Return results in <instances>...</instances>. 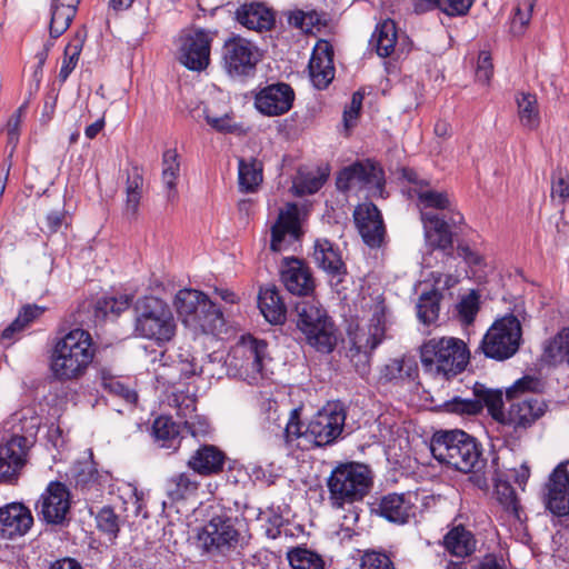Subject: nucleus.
Instances as JSON below:
<instances>
[{
  "instance_id": "44",
  "label": "nucleus",
  "mask_w": 569,
  "mask_h": 569,
  "mask_svg": "<svg viewBox=\"0 0 569 569\" xmlns=\"http://www.w3.org/2000/svg\"><path fill=\"white\" fill-rule=\"evenodd\" d=\"M130 307V299L128 296L102 297L93 303V312L96 319H106L108 316L119 317L123 311Z\"/></svg>"
},
{
  "instance_id": "39",
  "label": "nucleus",
  "mask_w": 569,
  "mask_h": 569,
  "mask_svg": "<svg viewBox=\"0 0 569 569\" xmlns=\"http://www.w3.org/2000/svg\"><path fill=\"white\" fill-rule=\"evenodd\" d=\"M442 291L438 288H432L420 295L417 302V316L423 325H431L438 320L440 311V301L442 300Z\"/></svg>"
},
{
  "instance_id": "20",
  "label": "nucleus",
  "mask_w": 569,
  "mask_h": 569,
  "mask_svg": "<svg viewBox=\"0 0 569 569\" xmlns=\"http://www.w3.org/2000/svg\"><path fill=\"white\" fill-rule=\"evenodd\" d=\"M353 218L363 242L371 249L380 248L386 228L378 207L372 202L359 206L353 212Z\"/></svg>"
},
{
  "instance_id": "49",
  "label": "nucleus",
  "mask_w": 569,
  "mask_h": 569,
  "mask_svg": "<svg viewBox=\"0 0 569 569\" xmlns=\"http://www.w3.org/2000/svg\"><path fill=\"white\" fill-rule=\"evenodd\" d=\"M545 383L540 378L535 376H523L507 389L506 398L508 400H513L525 392L541 393Z\"/></svg>"
},
{
  "instance_id": "25",
  "label": "nucleus",
  "mask_w": 569,
  "mask_h": 569,
  "mask_svg": "<svg viewBox=\"0 0 569 569\" xmlns=\"http://www.w3.org/2000/svg\"><path fill=\"white\" fill-rule=\"evenodd\" d=\"M234 18L242 27L257 32L269 31L276 24L274 11L266 3L258 1L239 6Z\"/></svg>"
},
{
  "instance_id": "7",
  "label": "nucleus",
  "mask_w": 569,
  "mask_h": 569,
  "mask_svg": "<svg viewBox=\"0 0 569 569\" xmlns=\"http://www.w3.org/2000/svg\"><path fill=\"white\" fill-rule=\"evenodd\" d=\"M134 332L137 336L154 340L162 346L173 339L177 323L170 306L162 299L147 296L134 305Z\"/></svg>"
},
{
  "instance_id": "35",
  "label": "nucleus",
  "mask_w": 569,
  "mask_h": 569,
  "mask_svg": "<svg viewBox=\"0 0 569 569\" xmlns=\"http://www.w3.org/2000/svg\"><path fill=\"white\" fill-rule=\"evenodd\" d=\"M179 435V425L171 417L160 416L154 419L152 436L160 447L177 450L180 445Z\"/></svg>"
},
{
  "instance_id": "32",
  "label": "nucleus",
  "mask_w": 569,
  "mask_h": 569,
  "mask_svg": "<svg viewBox=\"0 0 569 569\" xmlns=\"http://www.w3.org/2000/svg\"><path fill=\"white\" fill-rule=\"evenodd\" d=\"M258 307L269 323H284L287 319V307L276 286L260 289L258 296Z\"/></svg>"
},
{
  "instance_id": "55",
  "label": "nucleus",
  "mask_w": 569,
  "mask_h": 569,
  "mask_svg": "<svg viewBox=\"0 0 569 569\" xmlns=\"http://www.w3.org/2000/svg\"><path fill=\"white\" fill-rule=\"evenodd\" d=\"M361 569H395V566L385 552L366 551L361 558Z\"/></svg>"
},
{
  "instance_id": "47",
  "label": "nucleus",
  "mask_w": 569,
  "mask_h": 569,
  "mask_svg": "<svg viewBox=\"0 0 569 569\" xmlns=\"http://www.w3.org/2000/svg\"><path fill=\"white\" fill-rule=\"evenodd\" d=\"M308 69L313 86L319 90L326 89L335 78V64L322 63L318 56L311 57Z\"/></svg>"
},
{
  "instance_id": "33",
  "label": "nucleus",
  "mask_w": 569,
  "mask_h": 569,
  "mask_svg": "<svg viewBox=\"0 0 569 569\" xmlns=\"http://www.w3.org/2000/svg\"><path fill=\"white\" fill-rule=\"evenodd\" d=\"M543 360L550 366L569 367V327L561 329L543 346Z\"/></svg>"
},
{
  "instance_id": "22",
  "label": "nucleus",
  "mask_w": 569,
  "mask_h": 569,
  "mask_svg": "<svg viewBox=\"0 0 569 569\" xmlns=\"http://www.w3.org/2000/svg\"><path fill=\"white\" fill-rule=\"evenodd\" d=\"M228 457L219 447L200 445L188 458L187 467L202 477H213L224 470Z\"/></svg>"
},
{
  "instance_id": "50",
  "label": "nucleus",
  "mask_w": 569,
  "mask_h": 569,
  "mask_svg": "<svg viewBox=\"0 0 569 569\" xmlns=\"http://www.w3.org/2000/svg\"><path fill=\"white\" fill-rule=\"evenodd\" d=\"M551 199L559 204L569 200V173L566 169L557 168L551 173Z\"/></svg>"
},
{
  "instance_id": "3",
  "label": "nucleus",
  "mask_w": 569,
  "mask_h": 569,
  "mask_svg": "<svg viewBox=\"0 0 569 569\" xmlns=\"http://www.w3.org/2000/svg\"><path fill=\"white\" fill-rule=\"evenodd\" d=\"M430 451L440 463L460 472L481 471L486 466L481 445L463 430L436 432L431 438Z\"/></svg>"
},
{
  "instance_id": "59",
  "label": "nucleus",
  "mask_w": 569,
  "mask_h": 569,
  "mask_svg": "<svg viewBox=\"0 0 569 569\" xmlns=\"http://www.w3.org/2000/svg\"><path fill=\"white\" fill-rule=\"evenodd\" d=\"M457 253L470 268L480 270L486 267L485 257L480 252L471 249L467 243H458Z\"/></svg>"
},
{
  "instance_id": "40",
  "label": "nucleus",
  "mask_w": 569,
  "mask_h": 569,
  "mask_svg": "<svg viewBox=\"0 0 569 569\" xmlns=\"http://www.w3.org/2000/svg\"><path fill=\"white\" fill-rule=\"evenodd\" d=\"M473 396L481 400L482 408L487 407L490 416L502 423L506 413L503 412V396L498 389H488L485 385L476 383L473 386Z\"/></svg>"
},
{
  "instance_id": "21",
  "label": "nucleus",
  "mask_w": 569,
  "mask_h": 569,
  "mask_svg": "<svg viewBox=\"0 0 569 569\" xmlns=\"http://www.w3.org/2000/svg\"><path fill=\"white\" fill-rule=\"evenodd\" d=\"M33 525L30 509L22 502H10L0 507V536L14 539L24 536Z\"/></svg>"
},
{
  "instance_id": "34",
  "label": "nucleus",
  "mask_w": 569,
  "mask_h": 569,
  "mask_svg": "<svg viewBox=\"0 0 569 569\" xmlns=\"http://www.w3.org/2000/svg\"><path fill=\"white\" fill-rule=\"evenodd\" d=\"M397 39L396 22L391 19H386L377 24L370 44L376 49L379 57L387 58L393 53Z\"/></svg>"
},
{
  "instance_id": "19",
  "label": "nucleus",
  "mask_w": 569,
  "mask_h": 569,
  "mask_svg": "<svg viewBox=\"0 0 569 569\" xmlns=\"http://www.w3.org/2000/svg\"><path fill=\"white\" fill-rule=\"evenodd\" d=\"M281 281L292 295L309 296L315 291L316 281L307 262L297 257H286L281 262Z\"/></svg>"
},
{
  "instance_id": "29",
  "label": "nucleus",
  "mask_w": 569,
  "mask_h": 569,
  "mask_svg": "<svg viewBox=\"0 0 569 569\" xmlns=\"http://www.w3.org/2000/svg\"><path fill=\"white\" fill-rule=\"evenodd\" d=\"M291 321L296 323L297 329L303 336L312 332V328L329 318L328 311L315 300H301L295 303L290 312Z\"/></svg>"
},
{
  "instance_id": "45",
  "label": "nucleus",
  "mask_w": 569,
  "mask_h": 569,
  "mask_svg": "<svg viewBox=\"0 0 569 569\" xmlns=\"http://www.w3.org/2000/svg\"><path fill=\"white\" fill-rule=\"evenodd\" d=\"M83 43L84 37L78 32L66 46L62 66L58 74L61 82H64L77 67Z\"/></svg>"
},
{
  "instance_id": "58",
  "label": "nucleus",
  "mask_w": 569,
  "mask_h": 569,
  "mask_svg": "<svg viewBox=\"0 0 569 569\" xmlns=\"http://www.w3.org/2000/svg\"><path fill=\"white\" fill-rule=\"evenodd\" d=\"M47 308L36 303H28L21 307L16 319L20 322L23 330L39 319Z\"/></svg>"
},
{
  "instance_id": "53",
  "label": "nucleus",
  "mask_w": 569,
  "mask_h": 569,
  "mask_svg": "<svg viewBox=\"0 0 569 569\" xmlns=\"http://www.w3.org/2000/svg\"><path fill=\"white\" fill-rule=\"evenodd\" d=\"M259 520L264 535L270 539H277L281 535V528L284 525V519L281 513L269 509L260 513Z\"/></svg>"
},
{
  "instance_id": "63",
  "label": "nucleus",
  "mask_w": 569,
  "mask_h": 569,
  "mask_svg": "<svg viewBox=\"0 0 569 569\" xmlns=\"http://www.w3.org/2000/svg\"><path fill=\"white\" fill-rule=\"evenodd\" d=\"M98 472L90 466L80 467L73 475L76 488L86 489L97 481Z\"/></svg>"
},
{
  "instance_id": "54",
  "label": "nucleus",
  "mask_w": 569,
  "mask_h": 569,
  "mask_svg": "<svg viewBox=\"0 0 569 569\" xmlns=\"http://www.w3.org/2000/svg\"><path fill=\"white\" fill-rule=\"evenodd\" d=\"M418 200L425 208L447 210L450 208V199L447 192L435 190H421L418 192Z\"/></svg>"
},
{
  "instance_id": "6",
  "label": "nucleus",
  "mask_w": 569,
  "mask_h": 569,
  "mask_svg": "<svg viewBox=\"0 0 569 569\" xmlns=\"http://www.w3.org/2000/svg\"><path fill=\"white\" fill-rule=\"evenodd\" d=\"M174 306L186 327L206 335L223 331L226 320L221 309L203 292L194 289L179 290Z\"/></svg>"
},
{
  "instance_id": "37",
  "label": "nucleus",
  "mask_w": 569,
  "mask_h": 569,
  "mask_svg": "<svg viewBox=\"0 0 569 569\" xmlns=\"http://www.w3.org/2000/svg\"><path fill=\"white\" fill-rule=\"evenodd\" d=\"M262 162L250 157L240 158L238 164L239 188L243 192H253L262 182Z\"/></svg>"
},
{
  "instance_id": "10",
  "label": "nucleus",
  "mask_w": 569,
  "mask_h": 569,
  "mask_svg": "<svg viewBox=\"0 0 569 569\" xmlns=\"http://www.w3.org/2000/svg\"><path fill=\"white\" fill-rule=\"evenodd\" d=\"M521 333L518 318L512 313L507 315L496 320L487 331L481 342V349L488 358L506 360L518 351Z\"/></svg>"
},
{
  "instance_id": "61",
  "label": "nucleus",
  "mask_w": 569,
  "mask_h": 569,
  "mask_svg": "<svg viewBox=\"0 0 569 569\" xmlns=\"http://www.w3.org/2000/svg\"><path fill=\"white\" fill-rule=\"evenodd\" d=\"M533 7L535 0H522L517 4L512 20L513 28L519 23L522 29L529 23Z\"/></svg>"
},
{
  "instance_id": "18",
  "label": "nucleus",
  "mask_w": 569,
  "mask_h": 569,
  "mask_svg": "<svg viewBox=\"0 0 569 569\" xmlns=\"http://www.w3.org/2000/svg\"><path fill=\"white\" fill-rule=\"evenodd\" d=\"M295 91L290 84L277 82L262 88L254 96V107L268 117L287 113L293 103Z\"/></svg>"
},
{
  "instance_id": "26",
  "label": "nucleus",
  "mask_w": 569,
  "mask_h": 569,
  "mask_svg": "<svg viewBox=\"0 0 569 569\" xmlns=\"http://www.w3.org/2000/svg\"><path fill=\"white\" fill-rule=\"evenodd\" d=\"M312 258L319 269L331 278H337L338 282H341L347 274V266L338 246L328 239H317L315 241Z\"/></svg>"
},
{
  "instance_id": "9",
  "label": "nucleus",
  "mask_w": 569,
  "mask_h": 569,
  "mask_svg": "<svg viewBox=\"0 0 569 569\" xmlns=\"http://www.w3.org/2000/svg\"><path fill=\"white\" fill-rule=\"evenodd\" d=\"M348 336L350 347L347 350V357L356 371L365 377L370 372L371 352L386 338L385 313L375 312L368 327H357L353 331H349Z\"/></svg>"
},
{
  "instance_id": "5",
  "label": "nucleus",
  "mask_w": 569,
  "mask_h": 569,
  "mask_svg": "<svg viewBox=\"0 0 569 569\" xmlns=\"http://www.w3.org/2000/svg\"><path fill=\"white\" fill-rule=\"evenodd\" d=\"M373 485L372 472L360 462H339L327 479L329 502L332 508L341 509L347 503L361 501Z\"/></svg>"
},
{
  "instance_id": "27",
  "label": "nucleus",
  "mask_w": 569,
  "mask_h": 569,
  "mask_svg": "<svg viewBox=\"0 0 569 569\" xmlns=\"http://www.w3.org/2000/svg\"><path fill=\"white\" fill-rule=\"evenodd\" d=\"M268 343L262 339H257L250 335L241 337V340L233 349V357H240L242 362L240 367L247 373H262L263 361L267 358Z\"/></svg>"
},
{
  "instance_id": "30",
  "label": "nucleus",
  "mask_w": 569,
  "mask_h": 569,
  "mask_svg": "<svg viewBox=\"0 0 569 569\" xmlns=\"http://www.w3.org/2000/svg\"><path fill=\"white\" fill-rule=\"evenodd\" d=\"M200 482L193 473L177 472L164 482V491L171 503L194 499L198 496Z\"/></svg>"
},
{
  "instance_id": "31",
  "label": "nucleus",
  "mask_w": 569,
  "mask_h": 569,
  "mask_svg": "<svg viewBox=\"0 0 569 569\" xmlns=\"http://www.w3.org/2000/svg\"><path fill=\"white\" fill-rule=\"evenodd\" d=\"M311 331L303 335V340L308 346L325 355H329L336 349L339 340V329L331 317L323 319Z\"/></svg>"
},
{
  "instance_id": "11",
  "label": "nucleus",
  "mask_w": 569,
  "mask_h": 569,
  "mask_svg": "<svg viewBox=\"0 0 569 569\" xmlns=\"http://www.w3.org/2000/svg\"><path fill=\"white\" fill-rule=\"evenodd\" d=\"M260 60L259 48L240 36L229 38L222 47V68L232 79L252 78Z\"/></svg>"
},
{
  "instance_id": "17",
  "label": "nucleus",
  "mask_w": 569,
  "mask_h": 569,
  "mask_svg": "<svg viewBox=\"0 0 569 569\" xmlns=\"http://www.w3.org/2000/svg\"><path fill=\"white\" fill-rule=\"evenodd\" d=\"M29 441L24 436H13L0 445V482L13 485L27 462Z\"/></svg>"
},
{
  "instance_id": "12",
  "label": "nucleus",
  "mask_w": 569,
  "mask_h": 569,
  "mask_svg": "<svg viewBox=\"0 0 569 569\" xmlns=\"http://www.w3.org/2000/svg\"><path fill=\"white\" fill-rule=\"evenodd\" d=\"M385 183L383 170L366 159L343 167L337 174L336 186L341 192L362 190L368 187L381 189Z\"/></svg>"
},
{
  "instance_id": "38",
  "label": "nucleus",
  "mask_w": 569,
  "mask_h": 569,
  "mask_svg": "<svg viewBox=\"0 0 569 569\" xmlns=\"http://www.w3.org/2000/svg\"><path fill=\"white\" fill-rule=\"evenodd\" d=\"M445 546L453 556L465 558L475 551L476 540L470 531L456 527L446 535Z\"/></svg>"
},
{
  "instance_id": "64",
  "label": "nucleus",
  "mask_w": 569,
  "mask_h": 569,
  "mask_svg": "<svg viewBox=\"0 0 569 569\" xmlns=\"http://www.w3.org/2000/svg\"><path fill=\"white\" fill-rule=\"evenodd\" d=\"M64 218L66 214L63 210L49 212L44 218L43 226L41 227L42 232L46 234L56 233L61 228Z\"/></svg>"
},
{
  "instance_id": "8",
  "label": "nucleus",
  "mask_w": 569,
  "mask_h": 569,
  "mask_svg": "<svg viewBox=\"0 0 569 569\" xmlns=\"http://www.w3.org/2000/svg\"><path fill=\"white\" fill-rule=\"evenodd\" d=\"M467 345L458 338H431L420 348L423 368L443 375L447 379L462 372L469 361Z\"/></svg>"
},
{
  "instance_id": "41",
  "label": "nucleus",
  "mask_w": 569,
  "mask_h": 569,
  "mask_svg": "<svg viewBox=\"0 0 569 569\" xmlns=\"http://www.w3.org/2000/svg\"><path fill=\"white\" fill-rule=\"evenodd\" d=\"M98 379L100 380V385L104 391L123 399L128 403L137 402V392L129 386L124 385L119 377L111 372L110 369H100L98 372Z\"/></svg>"
},
{
  "instance_id": "48",
  "label": "nucleus",
  "mask_w": 569,
  "mask_h": 569,
  "mask_svg": "<svg viewBox=\"0 0 569 569\" xmlns=\"http://www.w3.org/2000/svg\"><path fill=\"white\" fill-rule=\"evenodd\" d=\"M496 495L503 510L511 513L517 520H521V507L513 487L507 481H498L496 483Z\"/></svg>"
},
{
  "instance_id": "60",
  "label": "nucleus",
  "mask_w": 569,
  "mask_h": 569,
  "mask_svg": "<svg viewBox=\"0 0 569 569\" xmlns=\"http://www.w3.org/2000/svg\"><path fill=\"white\" fill-rule=\"evenodd\" d=\"M365 94L361 91L353 92L350 104L343 111V122L347 129L355 126V120L360 114Z\"/></svg>"
},
{
  "instance_id": "51",
  "label": "nucleus",
  "mask_w": 569,
  "mask_h": 569,
  "mask_svg": "<svg viewBox=\"0 0 569 569\" xmlns=\"http://www.w3.org/2000/svg\"><path fill=\"white\" fill-rule=\"evenodd\" d=\"M445 411L457 415H478L482 411V402L477 397L472 399H465L461 397H453L443 403Z\"/></svg>"
},
{
  "instance_id": "15",
  "label": "nucleus",
  "mask_w": 569,
  "mask_h": 569,
  "mask_svg": "<svg viewBox=\"0 0 569 569\" xmlns=\"http://www.w3.org/2000/svg\"><path fill=\"white\" fill-rule=\"evenodd\" d=\"M547 405L537 398H525L511 403L502 425L512 428L510 437L519 440L546 412Z\"/></svg>"
},
{
  "instance_id": "23",
  "label": "nucleus",
  "mask_w": 569,
  "mask_h": 569,
  "mask_svg": "<svg viewBox=\"0 0 569 569\" xmlns=\"http://www.w3.org/2000/svg\"><path fill=\"white\" fill-rule=\"evenodd\" d=\"M372 515L385 518L389 522L403 525L412 516V503L405 493H388L376 498L369 503Z\"/></svg>"
},
{
  "instance_id": "52",
  "label": "nucleus",
  "mask_w": 569,
  "mask_h": 569,
  "mask_svg": "<svg viewBox=\"0 0 569 569\" xmlns=\"http://www.w3.org/2000/svg\"><path fill=\"white\" fill-rule=\"evenodd\" d=\"M96 519L97 527L100 531L108 535L111 540L117 539L120 531V525L119 517L114 512L113 508L104 506L100 509Z\"/></svg>"
},
{
  "instance_id": "56",
  "label": "nucleus",
  "mask_w": 569,
  "mask_h": 569,
  "mask_svg": "<svg viewBox=\"0 0 569 569\" xmlns=\"http://www.w3.org/2000/svg\"><path fill=\"white\" fill-rule=\"evenodd\" d=\"M479 310V295L472 290L458 305V311L466 323H471Z\"/></svg>"
},
{
  "instance_id": "36",
  "label": "nucleus",
  "mask_w": 569,
  "mask_h": 569,
  "mask_svg": "<svg viewBox=\"0 0 569 569\" xmlns=\"http://www.w3.org/2000/svg\"><path fill=\"white\" fill-rule=\"evenodd\" d=\"M143 190V174L139 167H132L126 180V203L124 213L136 218L139 211Z\"/></svg>"
},
{
  "instance_id": "16",
  "label": "nucleus",
  "mask_w": 569,
  "mask_h": 569,
  "mask_svg": "<svg viewBox=\"0 0 569 569\" xmlns=\"http://www.w3.org/2000/svg\"><path fill=\"white\" fill-rule=\"evenodd\" d=\"M569 461H561L550 473L546 483L543 502L547 510L556 517L569 515Z\"/></svg>"
},
{
  "instance_id": "14",
  "label": "nucleus",
  "mask_w": 569,
  "mask_h": 569,
  "mask_svg": "<svg viewBox=\"0 0 569 569\" xmlns=\"http://www.w3.org/2000/svg\"><path fill=\"white\" fill-rule=\"evenodd\" d=\"M178 59L181 64L192 71L206 70L210 63L212 38L204 30L183 34L179 39Z\"/></svg>"
},
{
  "instance_id": "1",
  "label": "nucleus",
  "mask_w": 569,
  "mask_h": 569,
  "mask_svg": "<svg viewBox=\"0 0 569 569\" xmlns=\"http://www.w3.org/2000/svg\"><path fill=\"white\" fill-rule=\"evenodd\" d=\"M300 408L290 411V417L282 432L283 442L292 447L301 440L305 447H326L335 443L341 436L347 418L345 405L340 401L328 402L315 413L308 423L300 419Z\"/></svg>"
},
{
  "instance_id": "42",
  "label": "nucleus",
  "mask_w": 569,
  "mask_h": 569,
  "mask_svg": "<svg viewBox=\"0 0 569 569\" xmlns=\"http://www.w3.org/2000/svg\"><path fill=\"white\" fill-rule=\"evenodd\" d=\"M516 102L521 124L529 130L536 129L540 123L536 94L521 92L517 96Z\"/></svg>"
},
{
  "instance_id": "62",
  "label": "nucleus",
  "mask_w": 569,
  "mask_h": 569,
  "mask_svg": "<svg viewBox=\"0 0 569 569\" xmlns=\"http://www.w3.org/2000/svg\"><path fill=\"white\" fill-rule=\"evenodd\" d=\"M493 72L491 57L488 52L481 51L478 58L476 78L482 83H488Z\"/></svg>"
},
{
  "instance_id": "4",
  "label": "nucleus",
  "mask_w": 569,
  "mask_h": 569,
  "mask_svg": "<svg viewBox=\"0 0 569 569\" xmlns=\"http://www.w3.org/2000/svg\"><path fill=\"white\" fill-rule=\"evenodd\" d=\"M242 518L238 510L222 505L210 507L209 520L198 532L197 539L204 553L226 556L241 540Z\"/></svg>"
},
{
  "instance_id": "24",
  "label": "nucleus",
  "mask_w": 569,
  "mask_h": 569,
  "mask_svg": "<svg viewBox=\"0 0 569 569\" xmlns=\"http://www.w3.org/2000/svg\"><path fill=\"white\" fill-rule=\"evenodd\" d=\"M421 219L425 223V233L429 246L445 252L446 256L453 257V233L449 228L446 216L425 211L421 212Z\"/></svg>"
},
{
  "instance_id": "28",
  "label": "nucleus",
  "mask_w": 569,
  "mask_h": 569,
  "mask_svg": "<svg viewBox=\"0 0 569 569\" xmlns=\"http://www.w3.org/2000/svg\"><path fill=\"white\" fill-rule=\"evenodd\" d=\"M286 236L290 237V243L297 241L302 236L299 213L296 204H290L286 211H280L278 219L271 227L270 249L280 252L286 241Z\"/></svg>"
},
{
  "instance_id": "57",
  "label": "nucleus",
  "mask_w": 569,
  "mask_h": 569,
  "mask_svg": "<svg viewBox=\"0 0 569 569\" xmlns=\"http://www.w3.org/2000/svg\"><path fill=\"white\" fill-rule=\"evenodd\" d=\"M473 0H439L436 8L450 17L465 16L469 12Z\"/></svg>"
},
{
  "instance_id": "46",
  "label": "nucleus",
  "mask_w": 569,
  "mask_h": 569,
  "mask_svg": "<svg viewBox=\"0 0 569 569\" xmlns=\"http://www.w3.org/2000/svg\"><path fill=\"white\" fill-rule=\"evenodd\" d=\"M292 569H323L325 561L322 557L307 548L297 547L287 555Z\"/></svg>"
},
{
  "instance_id": "13",
  "label": "nucleus",
  "mask_w": 569,
  "mask_h": 569,
  "mask_svg": "<svg viewBox=\"0 0 569 569\" xmlns=\"http://www.w3.org/2000/svg\"><path fill=\"white\" fill-rule=\"evenodd\" d=\"M37 506L47 523L67 526L71 500L68 487L60 481H51L40 496Z\"/></svg>"
},
{
  "instance_id": "2",
  "label": "nucleus",
  "mask_w": 569,
  "mask_h": 569,
  "mask_svg": "<svg viewBox=\"0 0 569 569\" xmlns=\"http://www.w3.org/2000/svg\"><path fill=\"white\" fill-rule=\"evenodd\" d=\"M96 346L91 335L76 328L58 338L50 355V371L59 382L81 379L92 363Z\"/></svg>"
},
{
  "instance_id": "43",
  "label": "nucleus",
  "mask_w": 569,
  "mask_h": 569,
  "mask_svg": "<svg viewBox=\"0 0 569 569\" xmlns=\"http://www.w3.org/2000/svg\"><path fill=\"white\" fill-rule=\"evenodd\" d=\"M77 10L58 2L52 3L49 24V33L52 39L59 38L67 31L77 14Z\"/></svg>"
}]
</instances>
